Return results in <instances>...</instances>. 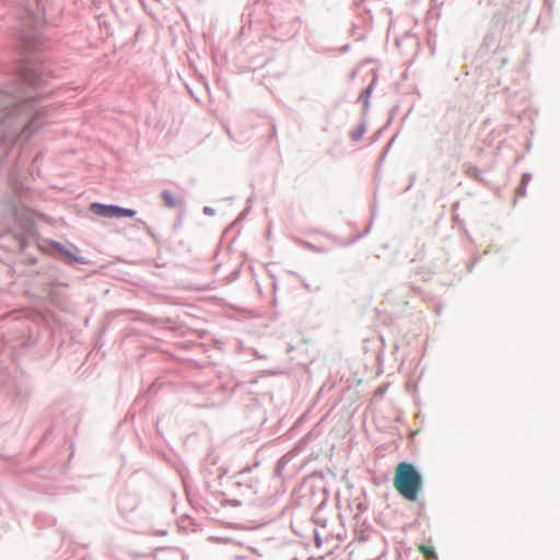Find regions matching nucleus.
Instances as JSON below:
<instances>
[{"mask_svg": "<svg viewBox=\"0 0 560 560\" xmlns=\"http://www.w3.org/2000/svg\"><path fill=\"white\" fill-rule=\"evenodd\" d=\"M90 209L94 214L103 218H131L136 215V211L132 209L121 208L118 206H107L98 202L92 203Z\"/></svg>", "mask_w": 560, "mask_h": 560, "instance_id": "nucleus-2", "label": "nucleus"}, {"mask_svg": "<svg viewBox=\"0 0 560 560\" xmlns=\"http://www.w3.org/2000/svg\"><path fill=\"white\" fill-rule=\"evenodd\" d=\"M418 549L428 560L436 559V553L433 547L420 545Z\"/></svg>", "mask_w": 560, "mask_h": 560, "instance_id": "nucleus-5", "label": "nucleus"}, {"mask_svg": "<svg viewBox=\"0 0 560 560\" xmlns=\"http://www.w3.org/2000/svg\"><path fill=\"white\" fill-rule=\"evenodd\" d=\"M394 487L405 499L416 501L422 489V478L415 466L400 463L395 470Z\"/></svg>", "mask_w": 560, "mask_h": 560, "instance_id": "nucleus-1", "label": "nucleus"}, {"mask_svg": "<svg viewBox=\"0 0 560 560\" xmlns=\"http://www.w3.org/2000/svg\"><path fill=\"white\" fill-rule=\"evenodd\" d=\"M52 246H54V248L56 250H58L60 254H62L66 259H68L70 261H75V262H80V264H86L88 262V260L84 257L78 255L79 249L75 246H71V248H68V247H66L62 244L57 243V242H55L52 244Z\"/></svg>", "mask_w": 560, "mask_h": 560, "instance_id": "nucleus-3", "label": "nucleus"}, {"mask_svg": "<svg viewBox=\"0 0 560 560\" xmlns=\"http://www.w3.org/2000/svg\"><path fill=\"white\" fill-rule=\"evenodd\" d=\"M161 196L164 201V205L168 208H175L182 203L180 198L175 196L170 190H163Z\"/></svg>", "mask_w": 560, "mask_h": 560, "instance_id": "nucleus-4", "label": "nucleus"}]
</instances>
